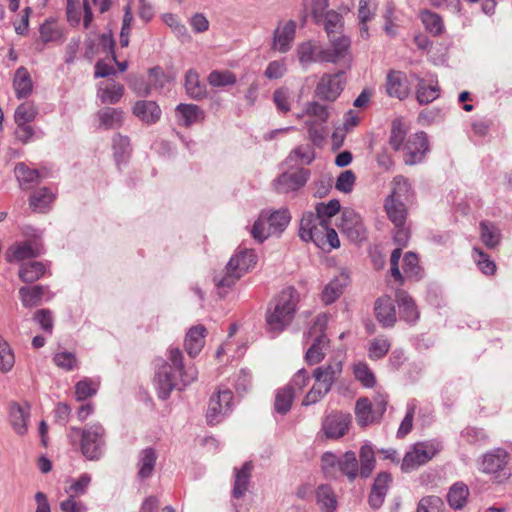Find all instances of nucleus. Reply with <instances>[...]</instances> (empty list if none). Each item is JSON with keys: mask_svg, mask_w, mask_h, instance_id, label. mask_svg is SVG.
Wrapping results in <instances>:
<instances>
[{"mask_svg": "<svg viewBox=\"0 0 512 512\" xmlns=\"http://www.w3.org/2000/svg\"><path fill=\"white\" fill-rule=\"evenodd\" d=\"M310 171L300 168L295 172H284L274 180V187L278 193H289L302 188L308 181Z\"/></svg>", "mask_w": 512, "mask_h": 512, "instance_id": "2eb2a0df", "label": "nucleus"}, {"mask_svg": "<svg viewBox=\"0 0 512 512\" xmlns=\"http://www.w3.org/2000/svg\"><path fill=\"white\" fill-rule=\"evenodd\" d=\"M182 359L181 351L178 348H171L169 350V360L171 364L164 362L158 368L155 374L154 384L160 399H168L172 390L178 386L175 372L179 374L184 386L196 379L197 372L195 369L188 368L187 371H184Z\"/></svg>", "mask_w": 512, "mask_h": 512, "instance_id": "f257e3e1", "label": "nucleus"}, {"mask_svg": "<svg viewBox=\"0 0 512 512\" xmlns=\"http://www.w3.org/2000/svg\"><path fill=\"white\" fill-rule=\"evenodd\" d=\"M315 159V151L312 145L302 144L295 147L288 155V163H302L309 165Z\"/></svg>", "mask_w": 512, "mask_h": 512, "instance_id": "a18cd8bd", "label": "nucleus"}, {"mask_svg": "<svg viewBox=\"0 0 512 512\" xmlns=\"http://www.w3.org/2000/svg\"><path fill=\"white\" fill-rule=\"evenodd\" d=\"M91 483V476L87 473H83L78 479H72L69 481V486L65 488V492L69 496H82L86 493Z\"/></svg>", "mask_w": 512, "mask_h": 512, "instance_id": "052dcab7", "label": "nucleus"}, {"mask_svg": "<svg viewBox=\"0 0 512 512\" xmlns=\"http://www.w3.org/2000/svg\"><path fill=\"white\" fill-rule=\"evenodd\" d=\"M43 253L42 245L37 240H28L16 242L11 245L5 258L8 262H22L30 258H35Z\"/></svg>", "mask_w": 512, "mask_h": 512, "instance_id": "ddd939ff", "label": "nucleus"}, {"mask_svg": "<svg viewBox=\"0 0 512 512\" xmlns=\"http://www.w3.org/2000/svg\"><path fill=\"white\" fill-rule=\"evenodd\" d=\"M421 21L427 31L435 36H439L444 32V22L440 15L425 10L420 15Z\"/></svg>", "mask_w": 512, "mask_h": 512, "instance_id": "8fccbe9b", "label": "nucleus"}, {"mask_svg": "<svg viewBox=\"0 0 512 512\" xmlns=\"http://www.w3.org/2000/svg\"><path fill=\"white\" fill-rule=\"evenodd\" d=\"M291 219L290 213L287 209L274 211L269 216L261 214L255 221L251 234L255 240L262 243L269 236L280 235Z\"/></svg>", "mask_w": 512, "mask_h": 512, "instance_id": "423d86ee", "label": "nucleus"}, {"mask_svg": "<svg viewBox=\"0 0 512 512\" xmlns=\"http://www.w3.org/2000/svg\"><path fill=\"white\" fill-rule=\"evenodd\" d=\"M325 48L313 41L300 43L297 47V56L300 64L304 67L315 62H325L322 59V53Z\"/></svg>", "mask_w": 512, "mask_h": 512, "instance_id": "cd10ccee", "label": "nucleus"}, {"mask_svg": "<svg viewBox=\"0 0 512 512\" xmlns=\"http://www.w3.org/2000/svg\"><path fill=\"white\" fill-rule=\"evenodd\" d=\"M304 113L317 124H324L329 119V108L317 101H310L305 104Z\"/></svg>", "mask_w": 512, "mask_h": 512, "instance_id": "49530a36", "label": "nucleus"}, {"mask_svg": "<svg viewBox=\"0 0 512 512\" xmlns=\"http://www.w3.org/2000/svg\"><path fill=\"white\" fill-rule=\"evenodd\" d=\"M329 38L331 48H325V52L322 53V59L326 63H337L340 60L350 61V38L343 35L342 33L333 35Z\"/></svg>", "mask_w": 512, "mask_h": 512, "instance_id": "4468645a", "label": "nucleus"}, {"mask_svg": "<svg viewBox=\"0 0 512 512\" xmlns=\"http://www.w3.org/2000/svg\"><path fill=\"white\" fill-rule=\"evenodd\" d=\"M403 272L407 278L419 279L421 277V268L419 266L418 256L413 252H407L403 258Z\"/></svg>", "mask_w": 512, "mask_h": 512, "instance_id": "69168bd1", "label": "nucleus"}, {"mask_svg": "<svg viewBox=\"0 0 512 512\" xmlns=\"http://www.w3.org/2000/svg\"><path fill=\"white\" fill-rule=\"evenodd\" d=\"M38 114L37 108L33 103L25 102L20 104L14 113L15 123H30L32 122Z\"/></svg>", "mask_w": 512, "mask_h": 512, "instance_id": "680f3d73", "label": "nucleus"}, {"mask_svg": "<svg viewBox=\"0 0 512 512\" xmlns=\"http://www.w3.org/2000/svg\"><path fill=\"white\" fill-rule=\"evenodd\" d=\"M206 328L203 325H196L189 329L185 338V349L191 357L200 353L204 346Z\"/></svg>", "mask_w": 512, "mask_h": 512, "instance_id": "72a5a7b5", "label": "nucleus"}, {"mask_svg": "<svg viewBox=\"0 0 512 512\" xmlns=\"http://www.w3.org/2000/svg\"><path fill=\"white\" fill-rule=\"evenodd\" d=\"M14 172L20 187L25 190L30 189L45 177L39 170L29 168L25 163H18L15 166Z\"/></svg>", "mask_w": 512, "mask_h": 512, "instance_id": "f704fd0d", "label": "nucleus"}, {"mask_svg": "<svg viewBox=\"0 0 512 512\" xmlns=\"http://www.w3.org/2000/svg\"><path fill=\"white\" fill-rule=\"evenodd\" d=\"M355 415L357 423L362 426H368L381 419L378 413H376L372 402L366 398H359L355 405Z\"/></svg>", "mask_w": 512, "mask_h": 512, "instance_id": "2f4dec72", "label": "nucleus"}, {"mask_svg": "<svg viewBox=\"0 0 512 512\" xmlns=\"http://www.w3.org/2000/svg\"><path fill=\"white\" fill-rule=\"evenodd\" d=\"M19 296L24 307L32 308L39 306L44 297L50 300L53 294L50 292L48 286L34 285L21 287L19 289Z\"/></svg>", "mask_w": 512, "mask_h": 512, "instance_id": "4be33fe9", "label": "nucleus"}, {"mask_svg": "<svg viewBox=\"0 0 512 512\" xmlns=\"http://www.w3.org/2000/svg\"><path fill=\"white\" fill-rule=\"evenodd\" d=\"M113 149L116 163H124L130 155V140L127 136L117 134L113 137Z\"/></svg>", "mask_w": 512, "mask_h": 512, "instance_id": "5fc2aeb1", "label": "nucleus"}, {"mask_svg": "<svg viewBox=\"0 0 512 512\" xmlns=\"http://www.w3.org/2000/svg\"><path fill=\"white\" fill-rule=\"evenodd\" d=\"M384 209L388 219L394 226H401L406 223L407 208L404 201L393 197H386Z\"/></svg>", "mask_w": 512, "mask_h": 512, "instance_id": "473e14b6", "label": "nucleus"}, {"mask_svg": "<svg viewBox=\"0 0 512 512\" xmlns=\"http://www.w3.org/2000/svg\"><path fill=\"white\" fill-rule=\"evenodd\" d=\"M15 365V355L10 344L0 335V371L10 372Z\"/></svg>", "mask_w": 512, "mask_h": 512, "instance_id": "4d7b16f0", "label": "nucleus"}, {"mask_svg": "<svg viewBox=\"0 0 512 512\" xmlns=\"http://www.w3.org/2000/svg\"><path fill=\"white\" fill-rule=\"evenodd\" d=\"M13 88L18 99L27 98L33 90V82L28 70L21 66L15 71Z\"/></svg>", "mask_w": 512, "mask_h": 512, "instance_id": "c9c22d12", "label": "nucleus"}, {"mask_svg": "<svg viewBox=\"0 0 512 512\" xmlns=\"http://www.w3.org/2000/svg\"><path fill=\"white\" fill-rule=\"evenodd\" d=\"M340 202L337 199H332L328 203L320 202L316 205L314 216L317 221L330 223V219L340 211Z\"/></svg>", "mask_w": 512, "mask_h": 512, "instance_id": "6e6d98bb", "label": "nucleus"}, {"mask_svg": "<svg viewBox=\"0 0 512 512\" xmlns=\"http://www.w3.org/2000/svg\"><path fill=\"white\" fill-rule=\"evenodd\" d=\"M469 496V489L463 483H455L447 494V501L453 509H462Z\"/></svg>", "mask_w": 512, "mask_h": 512, "instance_id": "c03bdc74", "label": "nucleus"}, {"mask_svg": "<svg viewBox=\"0 0 512 512\" xmlns=\"http://www.w3.org/2000/svg\"><path fill=\"white\" fill-rule=\"evenodd\" d=\"M75 436H80V449L83 456L90 460H99L105 449V429L95 423L83 429L71 427L68 437L74 441Z\"/></svg>", "mask_w": 512, "mask_h": 512, "instance_id": "20e7f679", "label": "nucleus"}, {"mask_svg": "<svg viewBox=\"0 0 512 512\" xmlns=\"http://www.w3.org/2000/svg\"><path fill=\"white\" fill-rule=\"evenodd\" d=\"M443 446L437 440H427L413 444L402 459L401 470L405 473L416 470L432 460Z\"/></svg>", "mask_w": 512, "mask_h": 512, "instance_id": "0eeeda50", "label": "nucleus"}, {"mask_svg": "<svg viewBox=\"0 0 512 512\" xmlns=\"http://www.w3.org/2000/svg\"><path fill=\"white\" fill-rule=\"evenodd\" d=\"M175 114L178 123L184 127H190L205 118L204 111L195 104L180 103L175 109Z\"/></svg>", "mask_w": 512, "mask_h": 512, "instance_id": "a878e982", "label": "nucleus"}, {"mask_svg": "<svg viewBox=\"0 0 512 512\" xmlns=\"http://www.w3.org/2000/svg\"><path fill=\"white\" fill-rule=\"evenodd\" d=\"M294 398L295 391L293 390L292 385H286L276 390L274 400L275 412L281 415L287 414L291 409Z\"/></svg>", "mask_w": 512, "mask_h": 512, "instance_id": "79ce46f5", "label": "nucleus"}, {"mask_svg": "<svg viewBox=\"0 0 512 512\" xmlns=\"http://www.w3.org/2000/svg\"><path fill=\"white\" fill-rule=\"evenodd\" d=\"M481 240L488 248L496 247L501 239L499 229L492 223L482 221L480 223Z\"/></svg>", "mask_w": 512, "mask_h": 512, "instance_id": "864d4df0", "label": "nucleus"}, {"mask_svg": "<svg viewBox=\"0 0 512 512\" xmlns=\"http://www.w3.org/2000/svg\"><path fill=\"white\" fill-rule=\"evenodd\" d=\"M404 162L414 165L422 161L428 150V139L425 132H418L408 137L404 144Z\"/></svg>", "mask_w": 512, "mask_h": 512, "instance_id": "f8f14e48", "label": "nucleus"}, {"mask_svg": "<svg viewBox=\"0 0 512 512\" xmlns=\"http://www.w3.org/2000/svg\"><path fill=\"white\" fill-rule=\"evenodd\" d=\"M317 503L323 512H334L337 507V499L333 489L326 484L318 486L316 490Z\"/></svg>", "mask_w": 512, "mask_h": 512, "instance_id": "37998d69", "label": "nucleus"}, {"mask_svg": "<svg viewBox=\"0 0 512 512\" xmlns=\"http://www.w3.org/2000/svg\"><path fill=\"white\" fill-rule=\"evenodd\" d=\"M157 460V454L154 448L147 447L140 451L138 456V477L147 479L152 476Z\"/></svg>", "mask_w": 512, "mask_h": 512, "instance_id": "4c0bfd02", "label": "nucleus"}, {"mask_svg": "<svg viewBox=\"0 0 512 512\" xmlns=\"http://www.w3.org/2000/svg\"><path fill=\"white\" fill-rule=\"evenodd\" d=\"M96 118L99 129H119L124 123V111L119 108L104 107L97 112Z\"/></svg>", "mask_w": 512, "mask_h": 512, "instance_id": "393cba45", "label": "nucleus"}, {"mask_svg": "<svg viewBox=\"0 0 512 512\" xmlns=\"http://www.w3.org/2000/svg\"><path fill=\"white\" fill-rule=\"evenodd\" d=\"M395 297L400 317L408 323H415L419 319V311L412 297L404 290H398Z\"/></svg>", "mask_w": 512, "mask_h": 512, "instance_id": "7c9ffc66", "label": "nucleus"}, {"mask_svg": "<svg viewBox=\"0 0 512 512\" xmlns=\"http://www.w3.org/2000/svg\"><path fill=\"white\" fill-rule=\"evenodd\" d=\"M253 468L254 466L251 461L245 462L241 468H234L233 498L240 499L248 491Z\"/></svg>", "mask_w": 512, "mask_h": 512, "instance_id": "5701e85b", "label": "nucleus"}, {"mask_svg": "<svg viewBox=\"0 0 512 512\" xmlns=\"http://www.w3.org/2000/svg\"><path fill=\"white\" fill-rule=\"evenodd\" d=\"M375 317L383 328L395 325L397 316L393 300L390 296L379 297L374 304Z\"/></svg>", "mask_w": 512, "mask_h": 512, "instance_id": "412c9836", "label": "nucleus"}, {"mask_svg": "<svg viewBox=\"0 0 512 512\" xmlns=\"http://www.w3.org/2000/svg\"><path fill=\"white\" fill-rule=\"evenodd\" d=\"M295 34L296 22L294 20L279 22L273 33L272 48L280 53L288 52L292 47Z\"/></svg>", "mask_w": 512, "mask_h": 512, "instance_id": "f3484780", "label": "nucleus"}, {"mask_svg": "<svg viewBox=\"0 0 512 512\" xmlns=\"http://www.w3.org/2000/svg\"><path fill=\"white\" fill-rule=\"evenodd\" d=\"M54 200L53 193L46 187L33 192L30 197V207L34 211H44Z\"/></svg>", "mask_w": 512, "mask_h": 512, "instance_id": "09e8293b", "label": "nucleus"}, {"mask_svg": "<svg viewBox=\"0 0 512 512\" xmlns=\"http://www.w3.org/2000/svg\"><path fill=\"white\" fill-rule=\"evenodd\" d=\"M385 88L388 96L399 100L406 99L410 94V87L406 74L397 70H390L387 73Z\"/></svg>", "mask_w": 512, "mask_h": 512, "instance_id": "a211bd4d", "label": "nucleus"}, {"mask_svg": "<svg viewBox=\"0 0 512 512\" xmlns=\"http://www.w3.org/2000/svg\"><path fill=\"white\" fill-rule=\"evenodd\" d=\"M132 113L142 122L153 124L160 119L161 109L154 101L140 100L133 105Z\"/></svg>", "mask_w": 512, "mask_h": 512, "instance_id": "c85d7f7f", "label": "nucleus"}, {"mask_svg": "<svg viewBox=\"0 0 512 512\" xmlns=\"http://www.w3.org/2000/svg\"><path fill=\"white\" fill-rule=\"evenodd\" d=\"M39 32L44 43L56 42L62 38V32L53 20H46L41 24Z\"/></svg>", "mask_w": 512, "mask_h": 512, "instance_id": "0e129e2a", "label": "nucleus"}, {"mask_svg": "<svg viewBox=\"0 0 512 512\" xmlns=\"http://www.w3.org/2000/svg\"><path fill=\"white\" fill-rule=\"evenodd\" d=\"M299 294L293 287L283 289L269 304L266 312V325L269 332L278 334L292 322Z\"/></svg>", "mask_w": 512, "mask_h": 512, "instance_id": "f03ea898", "label": "nucleus"}, {"mask_svg": "<svg viewBox=\"0 0 512 512\" xmlns=\"http://www.w3.org/2000/svg\"><path fill=\"white\" fill-rule=\"evenodd\" d=\"M341 229L353 241H363L366 238L365 226L354 210L342 212Z\"/></svg>", "mask_w": 512, "mask_h": 512, "instance_id": "6ab92c4d", "label": "nucleus"}, {"mask_svg": "<svg viewBox=\"0 0 512 512\" xmlns=\"http://www.w3.org/2000/svg\"><path fill=\"white\" fill-rule=\"evenodd\" d=\"M30 408L27 404L20 405L12 403L10 405L9 420L16 434L23 436L28 431V422L30 418Z\"/></svg>", "mask_w": 512, "mask_h": 512, "instance_id": "b1692460", "label": "nucleus"}, {"mask_svg": "<svg viewBox=\"0 0 512 512\" xmlns=\"http://www.w3.org/2000/svg\"><path fill=\"white\" fill-rule=\"evenodd\" d=\"M328 323L326 314H320L315 317L312 326L306 334L312 343L305 353V361L309 365L320 363L325 357V351L328 347L329 340L325 334Z\"/></svg>", "mask_w": 512, "mask_h": 512, "instance_id": "39448f33", "label": "nucleus"}, {"mask_svg": "<svg viewBox=\"0 0 512 512\" xmlns=\"http://www.w3.org/2000/svg\"><path fill=\"white\" fill-rule=\"evenodd\" d=\"M207 81L210 86L220 88L232 86L236 83V75L229 70H213L209 73Z\"/></svg>", "mask_w": 512, "mask_h": 512, "instance_id": "603ef678", "label": "nucleus"}, {"mask_svg": "<svg viewBox=\"0 0 512 512\" xmlns=\"http://www.w3.org/2000/svg\"><path fill=\"white\" fill-rule=\"evenodd\" d=\"M391 481L389 473L382 472L377 475L369 496V504L372 508H379L383 504Z\"/></svg>", "mask_w": 512, "mask_h": 512, "instance_id": "c756f323", "label": "nucleus"}, {"mask_svg": "<svg viewBox=\"0 0 512 512\" xmlns=\"http://www.w3.org/2000/svg\"><path fill=\"white\" fill-rule=\"evenodd\" d=\"M351 416L347 413L335 412L329 414L322 423V430L327 438L338 439L349 430Z\"/></svg>", "mask_w": 512, "mask_h": 512, "instance_id": "dca6fc26", "label": "nucleus"}, {"mask_svg": "<svg viewBox=\"0 0 512 512\" xmlns=\"http://www.w3.org/2000/svg\"><path fill=\"white\" fill-rule=\"evenodd\" d=\"M185 90L187 95L194 100H202L207 97V89L200 81L199 74L194 69H189L185 74Z\"/></svg>", "mask_w": 512, "mask_h": 512, "instance_id": "e433bc0d", "label": "nucleus"}, {"mask_svg": "<svg viewBox=\"0 0 512 512\" xmlns=\"http://www.w3.org/2000/svg\"><path fill=\"white\" fill-rule=\"evenodd\" d=\"M345 84L346 77L343 70L324 73L315 87V96L323 101L334 102L344 90Z\"/></svg>", "mask_w": 512, "mask_h": 512, "instance_id": "9d476101", "label": "nucleus"}, {"mask_svg": "<svg viewBox=\"0 0 512 512\" xmlns=\"http://www.w3.org/2000/svg\"><path fill=\"white\" fill-rule=\"evenodd\" d=\"M256 260L257 256L254 250L238 248L227 263L225 273L214 277V283L218 289L219 295L224 296L228 289L232 288L236 282L256 264Z\"/></svg>", "mask_w": 512, "mask_h": 512, "instance_id": "7ed1b4c3", "label": "nucleus"}, {"mask_svg": "<svg viewBox=\"0 0 512 512\" xmlns=\"http://www.w3.org/2000/svg\"><path fill=\"white\" fill-rule=\"evenodd\" d=\"M339 470L348 477L349 480H354L358 475V461L356 454L353 451L345 452L339 458Z\"/></svg>", "mask_w": 512, "mask_h": 512, "instance_id": "de8ad7c7", "label": "nucleus"}, {"mask_svg": "<svg viewBox=\"0 0 512 512\" xmlns=\"http://www.w3.org/2000/svg\"><path fill=\"white\" fill-rule=\"evenodd\" d=\"M509 454L502 448L493 449L484 454L481 462V471L489 474L491 478L502 483L506 481L511 473L507 467Z\"/></svg>", "mask_w": 512, "mask_h": 512, "instance_id": "6e6552de", "label": "nucleus"}, {"mask_svg": "<svg viewBox=\"0 0 512 512\" xmlns=\"http://www.w3.org/2000/svg\"><path fill=\"white\" fill-rule=\"evenodd\" d=\"M307 128L308 138L314 146H321L325 140L326 130L322 124H317L316 121L307 119L304 121Z\"/></svg>", "mask_w": 512, "mask_h": 512, "instance_id": "774afa93", "label": "nucleus"}, {"mask_svg": "<svg viewBox=\"0 0 512 512\" xmlns=\"http://www.w3.org/2000/svg\"><path fill=\"white\" fill-rule=\"evenodd\" d=\"M123 95V85L115 81L106 85L101 83L97 89V97L103 104H117Z\"/></svg>", "mask_w": 512, "mask_h": 512, "instance_id": "58836bf2", "label": "nucleus"}, {"mask_svg": "<svg viewBox=\"0 0 512 512\" xmlns=\"http://www.w3.org/2000/svg\"><path fill=\"white\" fill-rule=\"evenodd\" d=\"M360 476L367 478L375 467V455L371 445L365 444L360 449Z\"/></svg>", "mask_w": 512, "mask_h": 512, "instance_id": "3c124183", "label": "nucleus"}, {"mask_svg": "<svg viewBox=\"0 0 512 512\" xmlns=\"http://www.w3.org/2000/svg\"><path fill=\"white\" fill-rule=\"evenodd\" d=\"M328 222L317 221V217L311 211L302 215L299 226V237L305 242H313L317 247L324 249V238L329 230Z\"/></svg>", "mask_w": 512, "mask_h": 512, "instance_id": "1a4fd4ad", "label": "nucleus"}, {"mask_svg": "<svg viewBox=\"0 0 512 512\" xmlns=\"http://www.w3.org/2000/svg\"><path fill=\"white\" fill-rule=\"evenodd\" d=\"M233 393L229 389L219 390L211 396L207 409V422L210 425L218 424L231 409Z\"/></svg>", "mask_w": 512, "mask_h": 512, "instance_id": "9b49d317", "label": "nucleus"}, {"mask_svg": "<svg viewBox=\"0 0 512 512\" xmlns=\"http://www.w3.org/2000/svg\"><path fill=\"white\" fill-rule=\"evenodd\" d=\"M273 102L277 110L287 113L291 110V92L287 87H280L273 92Z\"/></svg>", "mask_w": 512, "mask_h": 512, "instance_id": "338daca9", "label": "nucleus"}, {"mask_svg": "<svg viewBox=\"0 0 512 512\" xmlns=\"http://www.w3.org/2000/svg\"><path fill=\"white\" fill-rule=\"evenodd\" d=\"M343 370L342 360L334 358L327 364L317 367L313 371V377L320 386L332 388Z\"/></svg>", "mask_w": 512, "mask_h": 512, "instance_id": "aec40b11", "label": "nucleus"}, {"mask_svg": "<svg viewBox=\"0 0 512 512\" xmlns=\"http://www.w3.org/2000/svg\"><path fill=\"white\" fill-rule=\"evenodd\" d=\"M390 347V341L386 337L380 336L374 338L370 343L368 355L373 360L381 359L387 354Z\"/></svg>", "mask_w": 512, "mask_h": 512, "instance_id": "e2e57ef3", "label": "nucleus"}, {"mask_svg": "<svg viewBox=\"0 0 512 512\" xmlns=\"http://www.w3.org/2000/svg\"><path fill=\"white\" fill-rule=\"evenodd\" d=\"M412 77L418 81L416 86V98L419 104H429L439 97L440 88L437 83L435 85H429L417 74H412Z\"/></svg>", "mask_w": 512, "mask_h": 512, "instance_id": "a19ab883", "label": "nucleus"}, {"mask_svg": "<svg viewBox=\"0 0 512 512\" xmlns=\"http://www.w3.org/2000/svg\"><path fill=\"white\" fill-rule=\"evenodd\" d=\"M411 195V185L402 175L396 176L392 181V191L387 197H393L402 201H407Z\"/></svg>", "mask_w": 512, "mask_h": 512, "instance_id": "bf43d9fd", "label": "nucleus"}, {"mask_svg": "<svg viewBox=\"0 0 512 512\" xmlns=\"http://www.w3.org/2000/svg\"><path fill=\"white\" fill-rule=\"evenodd\" d=\"M349 283V275L341 272L334 277L323 289L321 300L324 304L329 305L335 302L343 293L344 288Z\"/></svg>", "mask_w": 512, "mask_h": 512, "instance_id": "bb28decb", "label": "nucleus"}, {"mask_svg": "<svg viewBox=\"0 0 512 512\" xmlns=\"http://www.w3.org/2000/svg\"><path fill=\"white\" fill-rule=\"evenodd\" d=\"M47 271V266L40 261L23 263L18 271L19 278L25 283H33L39 280Z\"/></svg>", "mask_w": 512, "mask_h": 512, "instance_id": "ea45409f", "label": "nucleus"}, {"mask_svg": "<svg viewBox=\"0 0 512 512\" xmlns=\"http://www.w3.org/2000/svg\"><path fill=\"white\" fill-rule=\"evenodd\" d=\"M322 21L328 37L341 33L343 27V18L341 14L334 10H329L322 18Z\"/></svg>", "mask_w": 512, "mask_h": 512, "instance_id": "13d9d810", "label": "nucleus"}]
</instances>
